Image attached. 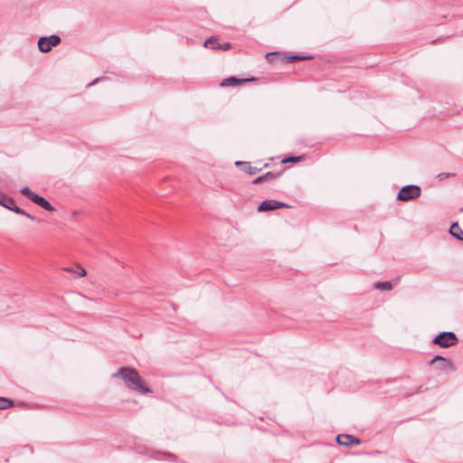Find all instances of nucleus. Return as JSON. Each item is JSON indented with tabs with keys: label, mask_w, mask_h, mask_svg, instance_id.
Here are the masks:
<instances>
[{
	"label": "nucleus",
	"mask_w": 463,
	"mask_h": 463,
	"mask_svg": "<svg viewBox=\"0 0 463 463\" xmlns=\"http://www.w3.org/2000/svg\"><path fill=\"white\" fill-rule=\"evenodd\" d=\"M14 203H15V201L12 197L6 195L5 201H3L1 205L11 210V209H13V206L14 205Z\"/></svg>",
	"instance_id": "19"
},
{
	"label": "nucleus",
	"mask_w": 463,
	"mask_h": 463,
	"mask_svg": "<svg viewBox=\"0 0 463 463\" xmlns=\"http://www.w3.org/2000/svg\"><path fill=\"white\" fill-rule=\"evenodd\" d=\"M216 41H217V38L212 36L204 42L203 45H204V47L210 48L213 50H223V51L230 50L232 47L230 43H223L222 44L220 43L216 46H213L212 44L214 43Z\"/></svg>",
	"instance_id": "12"
},
{
	"label": "nucleus",
	"mask_w": 463,
	"mask_h": 463,
	"mask_svg": "<svg viewBox=\"0 0 463 463\" xmlns=\"http://www.w3.org/2000/svg\"><path fill=\"white\" fill-rule=\"evenodd\" d=\"M5 197H6V194L0 192V205L2 204L3 201H5Z\"/></svg>",
	"instance_id": "22"
},
{
	"label": "nucleus",
	"mask_w": 463,
	"mask_h": 463,
	"mask_svg": "<svg viewBox=\"0 0 463 463\" xmlns=\"http://www.w3.org/2000/svg\"><path fill=\"white\" fill-rule=\"evenodd\" d=\"M305 158L304 156H288V157H286L284 159H282L281 163L282 164H287V163H299L301 161H303Z\"/></svg>",
	"instance_id": "17"
},
{
	"label": "nucleus",
	"mask_w": 463,
	"mask_h": 463,
	"mask_svg": "<svg viewBox=\"0 0 463 463\" xmlns=\"http://www.w3.org/2000/svg\"><path fill=\"white\" fill-rule=\"evenodd\" d=\"M79 277H85L87 272L82 267H78L77 270L74 271Z\"/></svg>",
	"instance_id": "21"
},
{
	"label": "nucleus",
	"mask_w": 463,
	"mask_h": 463,
	"mask_svg": "<svg viewBox=\"0 0 463 463\" xmlns=\"http://www.w3.org/2000/svg\"><path fill=\"white\" fill-rule=\"evenodd\" d=\"M20 192L23 195L26 196L28 199H30L32 202L38 204L44 210L49 212L54 211V207L45 198L35 194L29 187L25 186L22 188Z\"/></svg>",
	"instance_id": "3"
},
{
	"label": "nucleus",
	"mask_w": 463,
	"mask_h": 463,
	"mask_svg": "<svg viewBox=\"0 0 463 463\" xmlns=\"http://www.w3.org/2000/svg\"><path fill=\"white\" fill-rule=\"evenodd\" d=\"M336 442L341 446L351 447L353 445L360 444V439L353 435L339 434L336 437Z\"/></svg>",
	"instance_id": "9"
},
{
	"label": "nucleus",
	"mask_w": 463,
	"mask_h": 463,
	"mask_svg": "<svg viewBox=\"0 0 463 463\" xmlns=\"http://www.w3.org/2000/svg\"><path fill=\"white\" fill-rule=\"evenodd\" d=\"M279 208H289V205L276 200L263 201L258 207L259 212H268Z\"/></svg>",
	"instance_id": "8"
},
{
	"label": "nucleus",
	"mask_w": 463,
	"mask_h": 463,
	"mask_svg": "<svg viewBox=\"0 0 463 463\" xmlns=\"http://www.w3.org/2000/svg\"><path fill=\"white\" fill-rule=\"evenodd\" d=\"M218 44H219V43H217V41H216V42H215L214 43H213L212 45H213V46H216V45H218Z\"/></svg>",
	"instance_id": "26"
},
{
	"label": "nucleus",
	"mask_w": 463,
	"mask_h": 463,
	"mask_svg": "<svg viewBox=\"0 0 463 463\" xmlns=\"http://www.w3.org/2000/svg\"><path fill=\"white\" fill-rule=\"evenodd\" d=\"M255 80L256 79L254 77L246 78V79H240V78L232 76V77L224 79L220 85L222 88L231 87V86L233 87V86H236V85H239V84L246 83V82H249V81H253Z\"/></svg>",
	"instance_id": "10"
},
{
	"label": "nucleus",
	"mask_w": 463,
	"mask_h": 463,
	"mask_svg": "<svg viewBox=\"0 0 463 463\" xmlns=\"http://www.w3.org/2000/svg\"><path fill=\"white\" fill-rule=\"evenodd\" d=\"M66 270L70 271V272H72L73 269H66Z\"/></svg>",
	"instance_id": "27"
},
{
	"label": "nucleus",
	"mask_w": 463,
	"mask_h": 463,
	"mask_svg": "<svg viewBox=\"0 0 463 463\" xmlns=\"http://www.w3.org/2000/svg\"><path fill=\"white\" fill-rule=\"evenodd\" d=\"M114 377L120 378L128 389L141 394L152 392V390L146 385L145 381L135 368L121 367L114 374Z\"/></svg>",
	"instance_id": "1"
},
{
	"label": "nucleus",
	"mask_w": 463,
	"mask_h": 463,
	"mask_svg": "<svg viewBox=\"0 0 463 463\" xmlns=\"http://www.w3.org/2000/svg\"><path fill=\"white\" fill-rule=\"evenodd\" d=\"M420 194L421 190L418 185L409 184L400 189L397 199L399 201L407 202L420 197Z\"/></svg>",
	"instance_id": "5"
},
{
	"label": "nucleus",
	"mask_w": 463,
	"mask_h": 463,
	"mask_svg": "<svg viewBox=\"0 0 463 463\" xmlns=\"http://www.w3.org/2000/svg\"><path fill=\"white\" fill-rule=\"evenodd\" d=\"M279 175H280V172H279V173L268 172L265 175L255 178L252 181V184H258L262 182H271V181L275 180L276 178H278Z\"/></svg>",
	"instance_id": "13"
},
{
	"label": "nucleus",
	"mask_w": 463,
	"mask_h": 463,
	"mask_svg": "<svg viewBox=\"0 0 463 463\" xmlns=\"http://www.w3.org/2000/svg\"><path fill=\"white\" fill-rule=\"evenodd\" d=\"M14 405V402L7 398L0 397V410L10 408Z\"/></svg>",
	"instance_id": "18"
},
{
	"label": "nucleus",
	"mask_w": 463,
	"mask_h": 463,
	"mask_svg": "<svg viewBox=\"0 0 463 463\" xmlns=\"http://www.w3.org/2000/svg\"><path fill=\"white\" fill-rule=\"evenodd\" d=\"M312 57L307 56H301V55H292L287 58L288 61H305V60H310Z\"/></svg>",
	"instance_id": "20"
},
{
	"label": "nucleus",
	"mask_w": 463,
	"mask_h": 463,
	"mask_svg": "<svg viewBox=\"0 0 463 463\" xmlns=\"http://www.w3.org/2000/svg\"><path fill=\"white\" fill-rule=\"evenodd\" d=\"M10 211H13V212H14L17 214L24 215V216L27 217L28 219H30L32 221L35 220L34 216H33L32 214L24 212L23 209H21L20 207L16 206L15 204L13 206V209H11Z\"/></svg>",
	"instance_id": "16"
},
{
	"label": "nucleus",
	"mask_w": 463,
	"mask_h": 463,
	"mask_svg": "<svg viewBox=\"0 0 463 463\" xmlns=\"http://www.w3.org/2000/svg\"><path fill=\"white\" fill-rule=\"evenodd\" d=\"M435 363H438L437 368L441 372L455 371L453 363L441 355H435L430 362V364Z\"/></svg>",
	"instance_id": "7"
},
{
	"label": "nucleus",
	"mask_w": 463,
	"mask_h": 463,
	"mask_svg": "<svg viewBox=\"0 0 463 463\" xmlns=\"http://www.w3.org/2000/svg\"><path fill=\"white\" fill-rule=\"evenodd\" d=\"M449 174H439V175H438V177H439L440 180L444 179L445 177H449Z\"/></svg>",
	"instance_id": "23"
},
{
	"label": "nucleus",
	"mask_w": 463,
	"mask_h": 463,
	"mask_svg": "<svg viewBox=\"0 0 463 463\" xmlns=\"http://www.w3.org/2000/svg\"><path fill=\"white\" fill-rule=\"evenodd\" d=\"M277 52H274V53H267V58H269L270 55L272 54H276Z\"/></svg>",
	"instance_id": "25"
},
{
	"label": "nucleus",
	"mask_w": 463,
	"mask_h": 463,
	"mask_svg": "<svg viewBox=\"0 0 463 463\" xmlns=\"http://www.w3.org/2000/svg\"><path fill=\"white\" fill-rule=\"evenodd\" d=\"M61 42V37L56 34H52L48 37L43 36L39 38L37 46L40 52H48L52 50V47L59 45Z\"/></svg>",
	"instance_id": "6"
},
{
	"label": "nucleus",
	"mask_w": 463,
	"mask_h": 463,
	"mask_svg": "<svg viewBox=\"0 0 463 463\" xmlns=\"http://www.w3.org/2000/svg\"><path fill=\"white\" fill-rule=\"evenodd\" d=\"M399 282V278L392 281L376 282L374 288L383 291H390L392 289L393 284L396 285Z\"/></svg>",
	"instance_id": "14"
},
{
	"label": "nucleus",
	"mask_w": 463,
	"mask_h": 463,
	"mask_svg": "<svg viewBox=\"0 0 463 463\" xmlns=\"http://www.w3.org/2000/svg\"><path fill=\"white\" fill-rule=\"evenodd\" d=\"M98 81H99V79H95V80H94L93 82H91L90 85H94V84H96Z\"/></svg>",
	"instance_id": "24"
},
{
	"label": "nucleus",
	"mask_w": 463,
	"mask_h": 463,
	"mask_svg": "<svg viewBox=\"0 0 463 463\" xmlns=\"http://www.w3.org/2000/svg\"><path fill=\"white\" fill-rule=\"evenodd\" d=\"M449 233L451 236L458 239V241H463V231L458 222H454L451 224L449 228Z\"/></svg>",
	"instance_id": "15"
},
{
	"label": "nucleus",
	"mask_w": 463,
	"mask_h": 463,
	"mask_svg": "<svg viewBox=\"0 0 463 463\" xmlns=\"http://www.w3.org/2000/svg\"><path fill=\"white\" fill-rule=\"evenodd\" d=\"M20 192L23 195L26 196L28 199H30L32 202L38 204L44 210L49 212L54 211V207L45 198L35 194L29 187L25 186L22 188Z\"/></svg>",
	"instance_id": "2"
},
{
	"label": "nucleus",
	"mask_w": 463,
	"mask_h": 463,
	"mask_svg": "<svg viewBox=\"0 0 463 463\" xmlns=\"http://www.w3.org/2000/svg\"><path fill=\"white\" fill-rule=\"evenodd\" d=\"M235 165L237 166H240L242 172L249 174L250 175H256L261 171V168L251 166L250 162L237 161Z\"/></svg>",
	"instance_id": "11"
},
{
	"label": "nucleus",
	"mask_w": 463,
	"mask_h": 463,
	"mask_svg": "<svg viewBox=\"0 0 463 463\" xmlns=\"http://www.w3.org/2000/svg\"><path fill=\"white\" fill-rule=\"evenodd\" d=\"M458 341V337L453 332H441L432 339L434 345L442 348L451 347L457 345Z\"/></svg>",
	"instance_id": "4"
}]
</instances>
